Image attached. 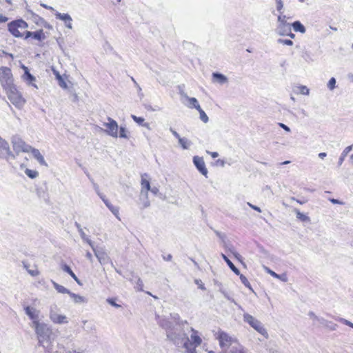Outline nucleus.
Instances as JSON below:
<instances>
[{
	"label": "nucleus",
	"mask_w": 353,
	"mask_h": 353,
	"mask_svg": "<svg viewBox=\"0 0 353 353\" xmlns=\"http://www.w3.org/2000/svg\"><path fill=\"white\" fill-rule=\"evenodd\" d=\"M34 328L37 335L39 345L49 350L50 344L54 340V334L52 330L48 325L43 323L36 325Z\"/></svg>",
	"instance_id": "nucleus-1"
},
{
	"label": "nucleus",
	"mask_w": 353,
	"mask_h": 353,
	"mask_svg": "<svg viewBox=\"0 0 353 353\" xmlns=\"http://www.w3.org/2000/svg\"><path fill=\"white\" fill-rule=\"evenodd\" d=\"M222 353H245L241 345L236 339L222 332Z\"/></svg>",
	"instance_id": "nucleus-2"
},
{
	"label": "nucleus",
	"mask_w": 353,
	"mask_h": 353,
	"mask_svg": "<svg viewBox=\"0 0 353 353\" xmlns=\"http://www.w3.org/2000/svg\"><path fill=\"white\" fill-rule=\"evenodd\" d=\"M167 337L178 347L184 349L185 352V347L188 342V336L183 331L178 330L177 329L173 331L167 332Z\"/></svg>",
	"instance_id": "nucleus-3"
},
{
	"label": "nucleus",
	"mask_w": 353,
	"mask_h": 353,
	"mask_svg": "<svg viewBox=\"0 0 353 353\" xmlns=\"http://www.w3.org/2000/svg\"><path fill=\"white\" fill-rule=\"evenodd\" d=\"M244 322L249 324L253 329H254L258 333L263 336L265 339H268L269 335L264 327L263 323L257 319L252 316L251 314L244 312L243 314Z\"/></svg>",
	"instance_id": "nucleus-4"
},
{
	"label": "nucleus",
	"mask_w": 353,
	"mask_h": 353,
	"mask_svg": "<svg viewBox=\"0 0 353 353\" xmlns=\"http://www.w3.org/2000/svg\"><path fill=\"white\" fill-rule=\"evenodd\" d=\"M190 336L188 337V342L185 347L186 353H197L196 348L199 347L201 343L202 339L199 334L198 331L195 330L192 327H190Z\"/></svg>",
	"instance_id": "nucleus-5"
},
{
	"label": "nucleus",
	"mask_w": 353,
	"mask_h": 353,
	"mask_svg": "<svg viewBox=\"0 0 353 353\" xmlns=\"http://www.w3.org/2000/svg\"><path fill=\"white\" fill-rule=\"evenodd\" d=\"M6 94L11 103L17 108H21L26 103L25 99L17 90L16 86L6 90Z\"/></svg>",
	"instance_id": "nucleus-6"
},
{
	"label": "nucleus",
	"mask_w": 353,
	"mask_h": 353,
	"mask_svg": "<svg viewBox=\"0 0 353 353\" xmlns=\"http://www.w3.org/2000/svg\"><path fill=\"white\" fill-rule=\"evenodd\" d=\"M11 70L8 67L0 68V83L6 90L11 87L15 86Z\"/></svg>",
	"instance_id": "nucleus-7"
},
{
	"label": "nucleus",
	"mask_w": 353,
	"mask_h": 353,
	"mask_svg": "<svg viewBox=\"0 0 353 353\" xmlns=\"http://www.w3.org/2000/svg\"><path fill=\"white\" fill-rule=\"evenodd\" d=\"M28 27V23L23 19H17L10 22L8 24V31L15 37H22L23 34L19 29L25 30Z\"/></svg>",
	"instance_id": "nucleus-8"
},
{
	"label": "nucleus",
	"mask_w": 353,
	"mask_h": 353,
	"mask_svg": "<svg viewBox=\"0 0 353 353\" xmlns=\"http://www.w3.org/2000/svg\"><path fill=\"white\" fill-rule=\"evenodd\" d=\"M59 309L56 305H51L50 311V319L54 323L65 324L68 322L65 315L59 314Z\"/></svg>",
	"instance_id": "nucleus-9"
},
{
	"label": "nucleus",
	"mask_w": 353,
	"mask_h": 353,
	"mask_svg": "<svg viewBox=\"0 0 353 353\" xmlns=\"http://www.w3.org/2000/svg\"><path fill=\"white\" fill-rule=\"evenodd\" d=\"M108 122L103 123V126L106 128L105 132L114 138L118 137L119 125L117 122L110 117L107 118Z\"/></svg>",
	"instance_id": "nucleus-10"
},
{
	"label": "nucleus",
	"mask_w": 353,
	"mask_h": 353,
	"mask_svg": "<svg viewBox=\"0 0 353 353\" xmlns=\"http://www.w3.org/2000/svg\"><path fill=\"white\" fill-rule=\"evenodd\" d=\"M95 256L97 258L99 262L101 265H105L108 263H111L112 265V262L111 261V259L110 256H108V253L105 252V249L103 248H96L94 245H93V247H91Z\"/></svg>",
	"instance_id": "nucleus-11"
},
{
	"label": "nucleus",
	"mask_w": 353,
	"mask_h": 353,
	"mask_svg": "<svg viewBox=\"0 0 353 353\" xmlns=\"http://www.w3.org/2000/svg\"><path fill=\"white\" fill-rule=\"evenodd\" d=\"M0 158L8 160L10 158L14 159L15 157L12 152L9 143L0 137Z\"/></svg>",
	"instance_id": "nucleus-12"
},
{
	"label": "nucleus",
	"mask_w": 353,
	"mask_h": 353,
	"mask_svg": "<svg viewBox=\"0 0 353 353\" xmlns=\"http://www.w3.org/2000/svg\"><path fill=\"white\" fill-rule=\"evenodd\" d=\"M25 312L26 314L30 317V319L32 320L34 327L41 323L39 322V310H37L34 307L27 306L25 307Z\"/></svg>",
	"instance_id": "nucleus-13"
},
{
	"label": "nucleus",
	"mask_w": 353,
	"mask_h": 353,
	"mask_svg": "<svg viewBox=\"0 0 353 353\" xmlns=\"http://www.w3.org/2000/svg\"><path fill=\"white\" fill-rule=\"evenodd\" d=\"M13 147L15 150L20 151L24 152H30L31 150L33 148L31 145L26 143L21 139H14L12 141Z\"/></svg>",
	"instance_id": "nucleus-14"
},
{
	"label": "nucleus",
	"mask_w": 353,
	"mask_h": 353,
	"mask_svg": "<svg viewBox=\"0 0 353 353\" xmlns=\"http://www.w3.org/2000/svg\"><path fill=\"white\" fill-rule=\"evenodd\" d=\"M193 163L201 174L207 176L208 170L205 168V164L203 157L194 156L193 157Z\"/></svg>",
	"instance_id": "nucleus-15"
},
{
	"label": "nucleus",
	"mask_w": 353,
	"mask_h": 353,
	"mask_svg": "<svg viewBox=\"0 0 353 353\" xmlns=\"http://www.w3.org/2000/svg\"><path fill=\"white\" fill-rule=\"evenodd\" d=\"M291 23L288 22L276 23L275 32L279 36H285L290 33Z\"/></svg>",
	"instance_id": "nucleus-16"
},
{
	"label": "nucleus",
	"mask_w": 353,
	"mask_h": 353,
	"mask_svg": "<svg viewBox=\"0 0 353 353\" xmlns=\"http://www.w3.org/2000/svg\"><path fill=\"white\" fill-rule=\"evenodd\" d=\"M55 17H56V19L64 21L65 26L68 28H69V29L72 28V19L69 14H67V13L62 14L59 12H56Z\"/></svg>",
	"instance_id": "nucleus-17"
},
{
	"label": "nucleus",
	"mask_w": 353,
	"mask_h": 353,
	"mask_svg": "<svg viewBox=\"0 0 353 353\" xmlns=\"http://www.w3.org/2000/svg\"><path fill=\"white\" fill-rule=\"evenodd\" d=\"M25 39H28L29 37H32L33 39L38 40V41H43L46 39L45 34L43 31V30H39L35 32H30L26 31L25 32Z\"/></svg>",
	"instance_id": "nucleus-18"
},
{
	"label": "nucleus",
	"mask_w": 353,
	"mask_h": 353,
	"mask_svg": "<svg viewBox=\"0 0 353 353\" xmlns=\"http://www.w3.org/2000/svg\"><path fill=\"white\" fill-rule=\"evenodd\" d=\"M32 154L34 158L42 165L48 166V163L45 161L43 156L41 154L39 150L36 148H32L30 152Z\"/></svg>",
	"instance_id": "nucleus-19"
},
{
	"label": "nucleus",
	"mask_w": 353,
	"mask_h": 353,
	"mask_svg": "<svg viewBox=\"0 0 353 353\" xmlns=\"http://www.w3.org/2000/svg\"><path fill=\"white\" fill-rule=\"evenodd\" d=\"M146 176L147 174H144L141 175V194L143 195L145 192H148V191L150 190V183L148 180L144 178V176Z\"/></svg>",
	"instance_id": "nucleus-20"
},
{
	"label": "nucleus",
	"mask_w": 353,
	"mask_h": 353,
	"mask_svg": "<svg viewBox=\"0 0 353 353\" xmlns=\"http://www.w3.org/2000/svg\"><path fill=\"white\" fill-rule=\"evenodd\" d=\"M158 323L161 327H163V329H165L166 330V332L168 331H173L174 330L172 328V323L170 321H168L167 319L159 317Z\"/></svg>",
	"instance_id": "nucleus-21"
},
{
	"label": "nucleus",
	"mask_w": 353,
	"mask_h": 353,
	"mask_svg": "<svg viewBox=\"0 0 353 353\" xmlns=\"http://www.w3.org/2000/svg\"><path fill=\"white\" fill-rule=\"evenodd\" d=\"M102 201H103V203H105V205L107 206V208L112 212V213L117 218L119 219V208L118 207H116V206H114L113 205H112L110 201L106 199V198H104L103 199H102Z\"/></svg>",
	"instance_id": "nucleus-22"
},
{
	"label": "nucleus",
	"mask_w": 353,
	"mask_h": 353,
	"mask_svg": "<svg viewBox=\"0 0 353 353\" xmlns=\"http://www.w3.org/2000/svg\"><path fill=\"white\" fill-rule=\"evenodd\" d=\"M264 269L266 271V272L270 274L273 277L280 279L281 281H282L283 282L288 281V276L285 274H278L276 272H274V271H272V270H270V268H268V267H264Z\"/></svg>",
	"instance_id": "nucleus-23"
},
{
	"label": "nucleus",
	"mask_w": 353,
	"mask_h": 353,
	"mask_svg": "<svg viewBox=\"0 0 353 353\" xmlns=\"http://www.w3.org/2000/svg\"><path fill=\"white\" fill-rule=\"evenodd\" d=\"M319 323L320 325L328 328L330 330H335L337 327V325L331 322L328 321L323 318H321V319H319Z\"/></svg>",
	"instance_id": "nucleus-24"
},
{
	"label": "nucleus",
	"mask_w": 353,
	"mask_h": 353,
	"mask_svg": "<svg viewBox=\"0 0 353 353\" xmlns=\"http://www.w3.org/2000/svg\"><path fill=\"white\" fill-rule=\"evenodd\" d=\"M186 99H187V105L188 108H195L196 110L200 108L199 103L196 98L189 97L188 96H186Z\"/></svg>",
	"instance_id": "nucleus-25"
},
{
	"label": "nucleus",
	"mask_w": 353,
	"mask_h": 353,
	"mask_svg": "<svg viewBox=\"0 0 353 353\" xmlns=\"http://www.w3.org/2000/svg\"><path fill=\"white\" fill-rule=\"evenodd\" d=\"M69 296L72 299V301H74V303L79 304V303H83L87 302V299L84 296L74 294L72 292L70 293Z\"/></svg>",
	"instance_id": "nucleus-26"
},
{
	"label": "nucleus",
	"mask_w": 353,
	"mask_h": 353,
	"mask_svg": "<svg viewBox=\"0 0 353 353\" xmlns=\"http://www.w3.org/2000/svg\"><path fill=\"white\" fill-rule=\"evenodd\" d=\"M293 28L295 32H299L301 33H305L306 31L304 26L299 21H296L291 24V28Z\"/></svg>",
	"instance_id": "nucleus-27"
},
{
	"label": "nucleus",
	"mask_w": 353,
	"mask_h": 353,
	"mask_svg": "<svg viewBox=\"0 0 353 353\" xmlns=\"http://www.w3.org/2000/svg\"><path fill=\"white\" fill-rule=\"evenodd\" d=\"M222 259L227 263L231 270L236 275L240 274V271L236 266L233 264V263L228 259V256L222 254Z\"/></svg>",
	"instance_id": "nucleus-28"
},
{
	"label": "nucleus",
	"mask_w": 353,
	"mask_h": 353,
	"mask_svg": "<svg viewBox=\"0 0 353 353\" xmlns=\"http://www.w3.org/2000/svg\"><path fill=\"white\" fill-rule=\"evenodd\" d=\"M140 201H141L142 207L141 209L147 208L150 206V202L148 199V192H145V193L140 196Z\"/></svg>",
	"instance_id": "nucleus-29"
},
{
	"label": "nucleus",
	"mask_w": 353,
	"mask_h": 353,
	"mask_svg": "<svg viewBox=\"0 0 353 353\" xmlns=\"http://www.w3.org/2000/svg\"><path fill=\"white\" fill-rule=\"evenodd\" d=\"M61 269L63 270V271L67 272L68 274H69L72 278L79 284H80V281L79 280V279L77 278V276H76V274L73 272V271L71 270V268L66 264H63L61 265Z\"/></svg>",
	"instance_id": "nucleus-30"
},
{
	"label": "nucleus",
	"mask_w": 353,
	"mask_h": 353,
	"mask_svg": "<svg viewBox=\"0 0 353 353\" xmlns=\"http://www.w3.org/2000/svg\"><path fill=\"white\" fill-rule=\"evenodd\" d=\"M23 79L26 81L29 85H32V86L37 88V86L33 83L35 81V77L30 73V72H26V74H23Z\"/></svg>",
	"instance_id": "nucleus-31"
},
{
	"label": "nucleus",
	"mask_w": 353,
	"mask_h": 353,
	"mask_svg": "<svg viewBox=\"0 0 353 353\" xmlns=\"http://www.w3.org/2000/svg\"><path fill=\"white\" fill-rule=\"evenodd\" d=\"M352 148H353V145H349V146L346 147L344 149V150L341 153V155L339 157V159L338 161L339 166H341L342 165V163H343V161L345 160V158L346 157L347 154L352 150Z\"/></svg>",
	"instance_id": "nucleus-32"
},
{
	"label": "nucleus",
	"mask_w": 353,
	"mask_h": 353,
	"mask_svg": "<svg viewBox=\"0 0 353 353\" xmlns=\"http://www.w3.org/2000/svg\"><path fill=\"white\" fill-rule=\"evenodd\" d=\"M52 283L54 288L56 289V290L59 293L70 294V293L71 292L69 290L65 288L64 286L61 285L53 281H52Z\"/></svg>",
	"instance_id": "nucleus-33"
},
{
	"label": "nucleus",
	"mask_w": 353,
	"mask_h": 353,
	"mask_svg": "<svg viewBox=\"0 0 353 353\" xmlns=\"http://www.w3.org/2000/svg\"><path fill=\"white\" fill-rule=\"evenodd\" d=\"M87 176H88L90 182L92 183L94 190H95L98 196L101 199V200L105 198V196L100 192L99 185L94 181L93 179H92L89 174H87Z\"/></svg>",
	"instance_id": "nucleus-34"
},
{
	"label": "nucleus",
	"mask_w": 353,
	"mask_h": 353,
	"mask_svg": "<svg viewBox=\"0 0 353 353\" xmlns=\"http://www.w3.org/2000/svg\"><path fill=\"white\" fill-rule=\"evenodd\" d=\"M132 119L139 125H141L147 128H150V124L148 123H144L145 119L143 117H139L135 115H132Z\"/></svg>",
	"instance_id": "nucleus-35"
},
{
	"label": "nucleus",
	"mask_w": 353,
	"mask_h": 353,
	"mask_svg": "<svg viewBox=\"0 0 353 353\" xmlns=\"http://www.w3.org/2000/svg\"><path fill=\"white\" fill-rule=\"evenodd\" d=\"M79 235L82 240L87 243L90 247H93L94 243L92 241V240L85 234L83 230H80L79 232Z\"/></svg>",
	"instance_id": "nucleus-36"
},
{
	"label": "nucleus",
	"mask_w": 353,
	"mask_h": 353,
	"mask_svg": "<svg viewBox=\"0 0 353 353\" xmlns=\"http://www.w3.org/2000/svg\"><path fill=\"white\" fill-rule=\"evenodd\" d=\"M294 212L296 214V218L299 219V220L304 221V222H310V217L306 216L305 214H303L302 212H301L299 210L295 209Z\"/></svg>",
	"instance_id": "nucleus-37"
},
{
	"label": "nucleus",
	"mask_w": 353,
	"mask_h": 353,
	"mask_svg": "<svg viewBox=\"0 0 353 353\" xmlns=\"http://www.w3.org/2000/svg\"><path fill=\"white\" fill-rule=\"evenodd\" d=\"M179 143L181 145V146L182 147V148L185 149V150L188 149L191 145V142L186 138L181 137L179 139Z\"/></svg>",
	"instance_id": "nucleus-38"
},
{
	"label": "nucleus",
	"mask_w": 353,
	"mask_h": 353,
	"mask_svg": "<svg viewBox=\"0 0 353 353\" xmlns=\"http://www.w3.org/2000/svg\"><path fill=\"white\" fill-rule=\"evenodd\" d=\"M25 173L29 178L32 179H35L39 176V172L37 170H33L28 168H26Z\"/></svg>",
	"instance_id": "nucleus-39"
},
{
	"label": "nucleus",
	"mask_w": 353,
	"mask_h": 353,
	"mask_svg": "<svg viewBox=\"0 0 353 353\" xmlns=\"http://www.w3.org/2000/svg\"><path fill=\"white\" fill-rule=\"evenodd\" d=\"M56 79L58 80L59 85L60 87H61L63 89L67 88V83H65L63 77L58 72L56 74Z\"/></svg>",
	"instance_id": "nucleus-40"
},
{
	"label": "nucleus",
	"mask_w": 353,
	"mask_h": 353,
	"mask_svg": "<svg viewBox=\"0 0 353 353\" xmlns=\"http://www.w3.org/2000/svg\"><path fill=\"white\" fill-rule=\"evenodd\" d=\"M121 138L128 139V132L126 128L123 126H120L119 128V134L118 135Z\"/></svg>",
	"instance_id": "nucleus-41"
},
{
	"label": "nucleus",
	"mask_w": 353,
	"mask_h": 353,
	"mask_svg": "<svg viewBox=\"0 0 353 353\" xmlns=\"http://www.w3.org/2000/svg\"><path fill=\"white\" fill-rule=\"evenodd\" d=\"M200 114V119L204 122L207 123L208 121V117L205 112L201 108V107L197 109Z\"/></svg>",
	"instance_id": "nucleus-42"
},
{
	"label": "nucleus",
	"mask_w": 353,
	"mask_h": 353,
	"mask_svg": "<svg viewBox=\"0 0 353 353\" xmlns=\"http://www.w3.org/2000/svg\"><path fill=\"white\" fill-rule=\"evenodd\" d=\"M277 43H280V44H283V45H285V46H292L293 45V41L290 39H277Z\"/></svg>",
	"instance_id": "nucleus-43"
},
{
	"label": "nucleus",
	"mask_w": 353,
	"mask_h": 353,
	"mask_svg": "<svg viewBox=\"0 0 353 353\" xmlns=\"http://www.w3.org/2000/svg\"><path fill=\"white\" fill-rule=\"evenodd\" d=\"M336 79L334 77H332L327 83V87L330 90H333L336 87Z\"/></svg>",
	"instance_id": "nucleus-44"
},
{
	"label": "nucleus",
	"mask_w": 353,
	"mask_h": 353,
	"mask_svg": "<svg viewBox=\"0 0 353 353\" xmlns=\"http://www.w3.org/2000/svg\"><path fill=\"white\" fill-rule=\"evenodd\" d=\"M276 10L280 13H283V3L282 0H276Z\"/></svg>",
	"instance_id": "nucleus-45"
},
{
	"label": "nucleus",
	"mask_w": 353,
	"mask_h": 353,
	"mask_svg": "<svg viewBox=\"0 0 353 353\" xmlns=\"http://www.w3.org/2000/svg\"><path fill=\"white\" fill-rule=\"evenodd\" d=\"M287 18L286 15L283 14V13H280L277 17V23L287 22Z\"/></svg>",
	"instance_id": "nucleus-46"
},
{
	"label": "nucleus",
	"mask_w": 353,
	"mask_h": 353,
	"mask_svg": "<svg viewBox=\"0 0 353 353\" xmlns=\"http://www.w3.org/2000/svg\"><path fill=\"white\" fill-rule=\"evenodd\" d=\"M24 268L28 270V273L32 276H36L39 275V272L38 271V270H37V269L28 270L27 265L25 264H24Z\"/></svg>",
	"instance_id": "nucleus-47"
},
{
	"label": "nucleus",
	"mask_w": 353,
	"mask_h": 353,
	"mask_svg": "<svg viewBox=\"0 0 353 353\" xmlns=\"http://www.w3.org/2000/svg\"><path fill=\"white\" fill-rule=\"evenodd\" d=\"M300 92L304 95H308L310 94V90L305 85L299 87Z\"/></svg>",
	"instance_id": "nucleus-48"
},
{
	"label": "nucleus",
	"mask_w": 353,
	"mask_h": 353,
	"mask_svg": "<svg viewBox=\"0 0 353 353\" xmlns=\"http://www.w3.org/2000/svg\"><path fill=\"white\" fill-rule=\"evenodd\" d=\"M240 275V279L241 281L245 285V286L250 288V282L248 281V279L243 274Z\"/></svg>",
	"instance_id": "nucleus-49"
},
{
	"label": "nucleus",
	"mask_w": 353,
	"mask_h": 353,
	"mask_svg": "<svg viewBox=\"0 0 353 353\" xmlns=\"http://www.w3.org/2000/svg\"><path fill=\"white\" fill-rule=\"evenodd\" d=\"M339 321L343 323V324L346 325H348L351 327L353 328V323L350 321H349L348 320H346L345 319H343V318H339L337 319Z\"/></svg>",
	"instance_id": "nucleus-50"
},
{
	"label": "nucleus",
	"mask_w": 353,
	"mask_h": 353,
	"mask_svg": "<svg viewBox=\"0 0 353 353\" xmlns=\"http://www.w3.org/2000/svg\"><path fill=\"white\" fill-rule=\"evenodd\" d=\"M143 286V282H142L141 279L140 278H139L137 280V285H136L135 288L139 291H142Z\"/></svg>",
	"instance_id": "nucleus-51"
},
{
	"label": "nucleus",
	"mask_w": 353,
	"mask_h": 353,
	"mask_svg": "<svg viewBox=\"0 0 353 353\" xmlns=\"http://www.w3.org/2000/svg\"><path fill=\"white\" fill-rule=\"evenodd\" d=\"M107 302L114 307L119 308L121 307L120 305L117 304L113 299H108Z\"/></svg>",
	"instance_id": "nucleus-52"
},
{
	"label": "nucleus",
	"mask_w": 353,
	"mask_h": 353,
	"mask_svg": "<svg viewBox=\"0 0 353 353\" xmlns=\"http://www.w3.org/2000/svg\"><path fill=\"white\" fill-rule=\"evenodd\" d=\"M308 316L310 317L311 319H312L314 321H317L319 323V319H321V318L318 317L313 312H310L308 313Z\"/></svg>",
	"instance_id": "nucleus-53"
},
{
	"label": "nucleus",
	"mask_w": 353,
	"mask_h": 353,
	"mask_svg": "<svg viewBox=\"0 0 353 353\" xmlns=\"http://www.w3.org/2000/svg\"><path fill=\"white\" fill-rule=\"evenodd\" d=\"M194 283L198 285L199 288L201 290H205L204 285L201 280L200 279H195Z\"/></svg>",
	"instance_id": "nucleus-54"
},
{
	"label": "nucleus",
	"mask_w": 353,
	"mask_h": 353,
	"mask_svg": "<svg viewBox=\"0 0 353 353\" xmlns=\"http://www.w3.org/2000/svg\"><path fill=\"white\" fill-rule=\"evenodd\" d=\"M213 78H214V81L221 82V73H219V72L213 73Z\"/></svg>",
	"instance_id": "nucleus-55"
},
{
	"label": "nucleus",
	"mask_w": 353,
	"mask_h": 353,
	"mask_svg": "<svg viewBox=\"0 0 353 353\" xmlns=\"http://www.w3.org/2000/svg\"><path fill=\"white\" fill-rule=\"evenodd\" d=\"M248 205L251 208H252L253 210H256V211H257V212H261V210L260 208H259L258 206L254 205H252V203H249V202L248 203Z\"/></svg>",
	"instance_id": "nucleus-56"
},
{
	"label": "nucleus",
	"mask_w": 353,
	"mask_h": 353,
	"mask_svg": "<svg viewBox=\"0 0 353 353\" xmlns=\"http://www.w3.org/2000/svg\"><path fill=\"white\" fill-rule=\"evenodd\" d=\"M170 132H172V134L179 140L181 137L180 135L179 134V133L177 132H176L174 130H173L172 128L170 129Z\"/></svg>",
	"instance_id": "nucleus-57"
},
{
	"label": "nucleus",
	"mask_w": 353,
	"mask_h": 353,
	"mask_svg": "<svg viewBox=\"0 0 353 353\" xmlns=\"http://www.w3.org/2000/svg\"><path fill=\"white\" fill-rule=\"evenodd\" d=\"M149 191H150L152 194L156 195L159 192V188L157 187L150 188V190Z\"/></svg>",
	"instance_id": "nucleus-58"
},
{
	"label": "nucleus",
	"mask_w": 353,
	"mask_h": 353,
	"mask_svg": "<svg viewBox=\"0 0 353 353\" xmlns=\"http://www.w3.org/2000/svg\"><path fill=\"white\" fill-rule=\"evenodd\" d=\"M207 153L210 154L212 158H216L219 155V153L216 152H209V151H207Z\"/></svg>",
	"instance_id": "nucleus-59"
},
{
	"label": "nucleus",
	"mask_w": 353,
	"mask_h": 353,
	"mask_svg": "<svg viewBox=\"0 0 353 353\" xmlns=\"http://www.w3.org/2000/svg\"><path fill=\"white\" fill-rule=\"evenodd\" d=\"M86 258L90 261L92 262L93 261V256L92 254L90 252H87L85 254Z\"/></svg>",
	"instance_id": "nucleus-60"
},
{
	"label": "nucleus",
	"mask_w": 353,
	"mask_h": 353,
	"mask_svg": "<svg viewBox=\"0 0 353 353\" xmlns=\"http://www.w3.org/2000/svg\"><path fill=\"white\" fill-rule=\"evenodd\" d=\"M8 20V18L6 16H3L2 14H0V23H5Z\"/></svg>",
	"instance_id": "nucleus-61"
},
{
	"label": "nucleus",
	"mask_w": 353,
	"mask_h": 353,
	"mask_svg": "<svg viewBox=\"0 0 353 353\" xmlns=\"http://www.w3.org/2000/svg\"><path fill=\"white\" fill-rule=\"evenodd\" d=\"M330 201L333 204H343V202L336 199H330Z\"/></svg>",
	"instance_id": "nucleus-62"
},
{
	"label": "nucleus",
	"mask_w": 353,
	"mask_h": 353,
	"mask_svg": "<svg viewBox=\"0 0 353 353\" xmlns=\"http://www.w3.org/2000/svg\"><path fill=\"white\" fill-rule=\"evenodd\" d=\"M279 125L281 128H282L283 130H285V131L287 132H290V129L288 126H287L286 125L283 124V123H279Z\"/></svg>",
	"instance_id": "nucleus-63"
},
{
	"label": "nucleus",
	"mask_w": 353,
	"mask_h": 353,
	"mask_svg": "<svg viewBox=\"0 0 353 353\" xmlns=\"http://www.w3.org/2000/svg\"><path fill=\"white\" fill-rule=\"evenodd\" d=\"M163 259L165 260V261H170L172 260V256L169 254H168L167 256H163Z\"/></svg>",
	"instance_id": "nucleus-64"
}]
</instances>
